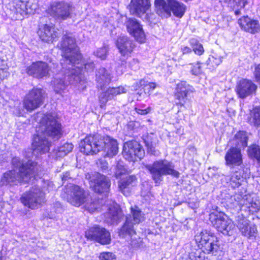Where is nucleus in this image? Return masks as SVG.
I'll return each mask as SVG.
<instances>
[{"instance_id": "f257e3e1", "label": "nucleus", "mask_w": 260, "mask_h": 260, "mask_svg": "<svg viewBox=\"0 0 260 260\" xmlns=\"http://www.w3.org/2000/svg\"><path fill=\"white\" fill-rule=\"evenodd\" d=\"M62 59L60 64L62 70L57 74L53 81L54 91L61 93L70 84L83 82L82 72L92 71L94 68L93 62L82 63L81 55L76 44L75 39L71 34L63 37L61 44Z\"/></svg>"}, {"instance_id": "f03ea898", "label": "nucleus", "mask_w": 260, "mask_h": 260, "mask_svg": "<svg viewBox=\"0 0 260 260\" xmlns=\"http://www.w3.org/2000/svg\"><path fill=\"white\" fill-rule=\"evenodd\" d=\"M37 135L34 137L32 147L34 153L44 154L50 149V143L45 135L58 139L61 134V124L55 115L47 114L42 117L36 128Z\"/></svg>"}, {"instance_id": "7ed1b4c3", "label": "nucleus", "mask_w": 260, "mask_h": 260, "mask_svg": "<svg viewBox=\"0 0 260 260\" xmlns=\"http://www.w3.org/2000/svg\"><path fill=\"white\" fill-rule=\"evenodd\" d=\"M14 169L4 173L1 179V186H12L21 182H27L34 175L36 164L28 160L26 164L18 157L12 158Z\"/></svg>"}, {"instance_id": "20e7f679", "label": "nucleus", "mask_w": 260, "mask_h": 260, "mask_svg": "<svg viewBox=\"0 0 260 260\" xmlns=\"http://www.w3.org/2000/svg\"><path fill=\"white\" fill-rule=\"evenodd\" d=\"M196 242L204 253L220 255L222 253V247L218 238L213 234L207 231H202L196 234Z\"/></svg>"}, {"instance_id": "39448f33", "label": "nucleus", "mask_w": 260, "mask_h": 260, "mask_svg": "<svg viewBox=\"0 0 260 260\" xmlns=\"http://www.w3.org/2000/svg\"><path fill=\"white\" fill-rule=\"evenodd\" d=\"M155 7L156 13L162 18H168L171 13L178 18H181L186 10L185 6L177 0H155Z\"/></svg>"}, {"instance_id": "423d86ee", "label": "nucleus", "mask_w": 260, "mask_h": 260, "mask_svg": "<svg viewBox=\"0 0 260 260\" xmlns=\"http://www.w3.org/2000/svg\"><path fill=\"white\" fill-rule=\"evenodd\" d=\"M156 184H159L162 180V176L170 175L178 177L179 173L174 169L173 164L166 159H160L154 161L152 165L146 166Z\"/></svg>"}, {"instance_id": "0eeeda50", "label": "nucleus", "mask_w": 260, "mask_h": 260, "mask_svg": "<svg viewBox=\"0 0 260 260\" xmlns=\"http://www.w3.org/2000/svg\"><path fill=\"white\" fill-rule=\"evenodd\" d=\"M38 7L37 0L19 1L10 5V9L13 18L22 20L28 14H33Z\"/></svg>"}, {"instance_id": "6e6552de", "label": "nucleus", "mask_w": 260, "mask_h": 260, "mask_svg": "<svg viewBox=\"0 0 260 260\" xmlns=\"http://www.w3.org/2000/svg\"><path fill=\"white\" fill-rule=\"evenodd\" d=\"M61 196L71 205L79 207L85 202L87 195L79 186L69 184L65 186Z\"/></svg>"}, {"instance_id": "1a4fd4ad", "label": "nucleus", "mask_w": 260, "mask_h": 260, "mask_svg": "<svg viewBox=\"0 0 260 260\" xmlns=\"http://www.w3.org/2000/svg\"><path fill=\"white\" fill-rule=\"evenodd\" d=\"M209 216L210 221L219 232L226 235L233 234L235 225L224 213L214 211L210 214Z\"/></svg>"}, {"instance_id": "9d476101", "label": "nucleus", "mask_w": 260, "mask_h": 260, "mask_svg": "<svg viewBox=\"0 0 260 260\" xmlns=\"http://www.w3.org/2000/svg\"><path fill=\"white\" fill-rule=\"evenodd\" d=\"M144 214L138 207L131 208V214L126 217V220L121 228L119 235L124 236V234H127L132 237L136 234L134 229V224H139L144 220Z\"/></svg>"}, {"instance_id": "9b49d317", "label": "nucleus", "mask_w": 260, "mask_h": 260, "mask_svg": "<svg viewBox=\"0 0 260 260\" xmlns=\"http://www.w3.org/2000/svg\"><path fill=\"white\" fill-rule=\"evenodd\" d=\"M102 143L100 135L87 136L80 143V151L86 155L96 154L103 150Z\"/></svg>"}, {"instance_id": "f8f14e48", "label": "nucleus", "mask_w": 260, "mask_h": 260, "mask_svg": "<svg viewBox=\"0 0 260 260\" xmlns=\"http://www.w3.org/2000/svg\"><path fill=\"white\" fill-rule=\"evenodd\" d=\"M22 204L31 209L38 208L45 202L44 192L38 187H32L21 198Z\"/></svg>"}, {"instance_id": "ddd939ff", "label": "nucleus", "mask_w": 260, "mask_h": 260, "mask_svg": "<svg viewBox=\"0 0 260 260\" xmlns=\"http://www.w3.org/2000/svg\"><path fill=\"white\" fill-rule=\"evenodd\" d=\"M44 99L43 89L33 88L26 94L23 100V107L27 111H32L43 104Z\"/></svg>"}, {"instance_id": "4468645a", "label": "nucleus", "mask_w": 260, "mask_h": 260, "mask_svg": "<svg viewBox=\"0 0 260 260\" xmlns=\"http://www.w3.org/2000/svg\"><path fill=\"white\" fill-rule=\"evenodd\" d=\"M144 154V149L137 141H131L124 144L122 154L128 161H135L141 159Z\"/></svg>"}, {"instance_id": "2eb2a0df", "label": "nucleus", "mask_w": 260, "mask_h": 260, "mask_svg": "<svg viewBox=\"0 0 260 260\" xmlns=\"http://www.w3.org/2000/svg\"><path fill=\"white\" fill-rule=\"evenodd\" d=\"M48 13L56 19L66 20L71 17L73 8L63 2H54L48 9Z\"/></svg>"}, {"instance_id": "dca6fc26", "label": "nucleus", "mask_w": 260, "mask_h": 260, "mask_svg": "<svg viewBox=\"0 0 260 260\" xmlns=\"http://www.w3.org/2000/svg\"><path fill=\"white\" fill-rule=\"evenodd\" d=\"M85 237L88 239L95 240L102 244H107L111 241L109 232L105 228L98 225L91 227L86 231Z\"/></svg>"}, {"instance_id": "f3484780", "label": "nucleus", "mask_w": 260, "mask_h": 260, "mask_svg": "<svg viewBox=\"0 0 260 260\" xmlns=\"http://www.w3.org/2000/svg\"><path fill=\"white\" fill-rule=\"evenodd\" d=\"M25 71L29 76L37 79H43L50 76V68L46 62L38 61L27 67Z\"/></svg>"}, {"instance_id": "a211bd4d", "label": "nucleus", "mask_w": 260, "mask_h": 260, "mask_svg": "<svg viewBox=\"0 0 260 260\" xmlns=\"http://www.w3.org/2000/svg\"><path fill=\"white\" fill-rule=\"evenodd\" d=\"M257 86L250 80L242 79L236 84L235 91L238 96L245 99L255 93Z\"/></svg>"}, {"instance_id": "6ab92c4d", "label": "nucleus", "mask_w": 260, "mask_h": 260, "mask_svg": "<svg viewBox=\"0 0 260 260\" xmlns=\"http://www.w3.org/2000/svg\"><path fill=\"white\" fill-rule=\"evenodd\" d=\"M90 187L95 192L107 193L110 186V180L104 175L94 173L89 181Z\"/></svg>"}, {"instance_id": "aec40b11", "label": "nucleus", "mask_w": 260, "mask_h": 260, "mask_svg": "<svg viewBox=\"0 0 260 260\" xmlns=\"http://www.w3.org/2000/svg\"><path fill=\"white\" fill-rule=\"evenodd\" d=\"M233 199L235 201L234 206L245 207L249 210V212L253 213L260 209V203L258 201H254L250 195H245L242 197L240 194H236L231 198V200Z\"/></svg>"}, {"instance_id": "412c9836", "label": "nucleus", "mask_w": 260, "mask_h": 260, "mask_svg": "<svg viewBox=\"0 0 260 260\" xmlns=\"http://www.w3.org/2000/svg\"><path fill=\"white\" fill-rule=\"evenodd\" d=\"M38 34L41 40L46 43H53L59 36L58 30L52 23L40 25Z\"/></svg>"}, {"instance_id": "4be33fe9", "label": "nucleus", "mask_w": 260, "mask_h": 260, "mask_svg": "<svg viewBox=\"0 0 260 260\" xmlns=\"http://www.w3.org/2000/svg\"><path fill=\"white\" fill-rule=\"evenodd\" d=\"M125 25L128 33L139 43H144L146 40L145 34L142 26L135 18H128L125 22Z\"/></svg>"}, {"instance_id": "5701e85b", "label": "nucleus", "mask_w": 260, "mask_h": 260, "mask_svg": "<svg viewBox=\"0 0 260 260\" xmlns=\"http://www.w3.org/2000/svg\"><path fill=\"white\" fill-rule=\"evenodd\" d=\"M238 23L241 29L250 34L260 32V22L248 16H244L238 19Z\"/></svg>"}, {"instance_id": "b1692460", "label": "nucleus", "mask_w": 260, "mask_h": 260, "mask_svg": "<svg viewBox=\"0 0 260 260\" xmlns=\"http://www.w3.org/2000/svg\"><path fill=\"white\" fill-rule=\"evenodd\" d=\"M236 225L242 235L250 239L255 237L257 232L256 228L255 225L250 224L247 218L238 216Z\"/></svg>"}, {"instance_id": "393cba45", "label": "nucleus", "mask_w": 260, "mask_h": 260, "mask_svg": "<svg viewBox=\"0 0 260 260\" xmlns=\"http://www.w3.org/2000/svg\"><path fill=\"white\" fill-rule=\"evenodd\" d=\"M191 87L185 81H181L177 84L175 92V102L177 105L183 106L186 103L187 95L191 91Z\"/></svg>"}, {"instance_id": "a878e982", "label": "nucleus", "mask_w": 260, "mask_h": 260, "mask_svg": "<svg viewBox=\"0 0 260 260\" xmlns=\"http://www.w3.org/2000/svg\"><path fill=\"white\" fill-rule=\"evenodd\" d=\"M224 159L228 166H240L243 162L241 149L232 146L227 151Z\"/></svg>"}, {"instance_id": "bb28decb", "label": "nucleus", "mask_w": 260, "mask_h": 260, "mask_svg": "<svg viewBox=\"0 0 260 260\" xmlns=\"http://www.w3.org/2000/svg\"><path fill=\"white\" fill-rule=\"evenodd\" d=\"M103 150L105 156L112 157L117 154L118 150V143L115 139L109 137H102Z\"/></svg>"}, {"instance_id": "cd10ccee", "label": "nucleus", "mask_w": 260, "mask_h": 260, "mask_svg": "<svg viewBox=\"0 0 260 260\" xmlns=\"http://www.w3.org/2000/svg\"><path fill=\"white\" fill-rule=\"evenodd\" d=\"M127 89L120 86L117 87H109L106 92L101 94L99 97L101 107L103 108L109 100H111L117 95L126 93Z\"/></svg>"}, {"instance_id": "c85d7f7f", "label": "nucleus", "mask_w": 260, "mask_h": 260, "mask_svg": "<svg viewBox=\"0 0 260 260\" xmlns=\"http://www.w3.org/2000/svg\"><path fill=\"white\" fill-rule=\"evenodd\" d=\"M150 7L149 0H131L129 10L131 13L140 17L146 13Z\"/></svg>"}, {"instance_id": "c756f323", "label": "nucleus", "mask_w": 260, "mask_h": 260, "mask_svg": "<svg viewBox=\"0 0 260 260\" xmlns=\"http://www.w3.org/2000/svg\"><path fill=\"white\" fill-rule=\"evenodd\" d=\"M116 44L119 52L123 56L129 55L135 48L133 41L125 36H120L118 38Z\"/></svg>"}, {"instance_id": "7c9ffc66", "label": "nucleus", "mask_w": 260, "mask_h": 260, "mask_svg": "<svg viewBox=\"0 0 260 260\" xmlns=\"http://www.w3.org/2000/svg\"><path fill=\"white\" fill-rule=\"evenodd\" d=\"M106 221L110 224L117 223L122 217V212L119 206L112 202L108 207V211L105 215Z\"/></svg>"}, {"instance_id": "2f4dec72", "label": "nucleus", "mask_w": 260, "mask_h": 260, "mask_svg": "<svg viewBox=\"0 0 260 260\" xmlns=\"http://www.w3.org/2000/svg\"><path fill=\"white\" fill-rule=\"evenodd\" d=\"M112 78L111 72L104 68L99 69L95 74V81L98 88L103 89L108 85Z\"/></svg>"}, {"instance_id": "473e14b6", "label": "nucleus", "mask_w": 260, "mask_h": 260, "mask_svg": "<svg viewBox=\"0 0 260 260\" xmlns=\"http://www.w3.org/2000/svg\"><path fill=\"white\" fill-rule=\"evenodd\" d=\"M136 182L135 176L131 175L123 177L118 182V186L122 193L126 196H129L131 188Z\"/></svg>"}, {"instance_id": "72a5a7b5", "label": "nucleus", "mask_w": 260, "mask_h": 260, "mask_svg": "<svg viewBox=\"0 0 260 260\" xmlns=\"http://www.w3.org/2000/svg\"><path fill=\"white\" fill-rule=\"evenodd\" d=\"M249 138L248 134L243 131L238 132L232 139L230 143L235 147L241 148H245L247 145V141Z\"/></svg>"}, {"instance_id": "f704fd0d", "label": "nucleus", "mask_w": 260, "mask_h": 260, "mask_svg": "<svg viewBox=\"0 0 260 260\" xmlns=\"http://www.w3.org/2000/svg\"><path fill=\"white\" fill-rule=\"evenodd\" d=\"M224 2L231 9L235 10V14L239 15L240 10L247 4V0H224Z\"/></svg>"}, {"instance_id": "c9c22d12", "label": "nucleus", "mask_w": 260, "mask_h": 260, "mask_svg": "<svg viewBox=\"0 0 260 260\" xmlns=\"http://www.w3.org/2000/svg\"><path fill=\"white\" fill-rule=\"evenodd\" d=\"M248 121L251 124L260 126V107H256L251 111Z\"/></svg>"}, {"instance_id": "e433bc0d", "label": "nucleus", "mask_w": 260, "mask_h": 260, "mask_svg": "<svg viewBox=\"0 0 260 260\" xmlns=\"http://www.w3.org/2000/svg\"><path fill=\"white\" fill-rule=\"evenodd\" d=\"M73 145L71 143H66L60 146L55 152L56 157H62L72 151Z\"/></svg>"}, {"instance_id": "4c0bfd02", "label": "nucleus", "mask_w": 260, "mask_h": 260, "mask_svg": "<svg viewBox=\"0 0 260 260\" xmlns=\"http://www.w3.org/2000/svg\"><path fill=\"white\" fill-rule=\"evenodd\" d=\"M189 44L195 54L201 55L204 52V49L203 45L200 43L199 41L194 38L189 40Z\"/></svg>"}, {"instance_id": "58836bf2", "label": "nucleus", "mask_w": 260, "mask_h": 260, "mask_svg": "<svg viewBox=\"0 0 260 260\" xmlns=\"http://www.w3.org/2000/svg\"><path fill=\"white\" fill-rule=\"evenodd\" d=\"M243 180V178L241 173L236 171L230 178V184L233 187H237L241 184Z\"/></svg>"}, {"instance_id": "ea45409f", "label": "nucleus", "mask_w": 260, "mask_h": 260, "mask_svg": "<svg viewBox=\"0 0 260 260\" xmlns=\"http://www.w3.org/2000/svg\"><path fill=\"white\" fill-rule=\"evenodd\" d=\"M9 76L6 61L0 57V82Z\"/></svg>"}, {"instance_id": "a19ab883", "label": "nucleus", "mask_w": 260, "mask_h": 260, "mask_svg": "<svg viewBox=\"0 0 260 260\" xmlns=\"http://www.w3.org/2000/svg\"><path fill=\"white\" fill-rule=\"evenodd\" d=\"M144 86V91L146 93H149L150 92L153 90L156 87V84L154 83H146V82L144 80H141L139 83H137L135 86V89H137L140 87Z\"/></svg>"}, {"instance_id": "79ce46f5", "label": "nucleus", "mask_w": 260, "mask_h": 260, "mask_svg": "<svg viewBox=\"0 0 260 260\" xmlns=\"http://www.w3.org/2000/svg\"><path fill=\"white\" fill-rule=\"evenodd\" d=\"M248 153L250 157L256 158L260 161V148L258 146L252 145L248 150Z\"/></svg>"}, {"instance_id": "37998d69", "label": "nucleus", "mask_w": 260, "mask_h": 260, "mask_svg": "<svg viewBox=\"0 0 260 260\" xmlns=\"http://www.w3.org/2000/svg\"><path fill=\"white\" fill-rule=\"evenodd\" d=\"M108 49L106 47L98 49L95 52V55L101 59H105L107 57Z\"/></svg>"}, {"instance_id": "c03bdc74", "label": "nucleus", "mask_w": 260, "mask_h": 260, "mask_svg": "<svg viewBox=\"0 0 260 260\" xmlns=\"http://www.w3.org/2000/svg\"><path fill=\"white\" fill-rule=\"evenodd\" d=\"M100 260H114L115 259V255L110 252H103L100 253L99 256Z\"/></svg>"}, {"instance_id": "a18cd8bd", "label": "nucleus", "mask_w": 260, "mask_h": 260, "mask_svg": "<svg viewBox=\"0 0 260 260\" xmlns=\"http://www.w3.org/2000/svg\"><path fill=\"white\" fill-rule=\"evenodd\" d=\"M209 63L213 67L218 66L222 61L221 58L217 56H211L209 58Z\"/></svg>"}, {"instance_id": "49530a36", "label": "nucleus", "mask_w": 260, "mask_h": 260, "mask_svg": "<svg viewBox=\"0 0 260 260\" xmlns=\"http://www.w3.org/2000/svg\"><path fill=\"white\" fill-rule=\"evenodd\" d=\"M191 72L194 75H198L201 73V67L199 62L191 64Z\"/></svg>"}, {"instance_id": "de8ad7c7", "label": "nucleus", "mask_w": 260, "mask_h": 260, "mask_svg": "<svg viewBox=\"0 0 260 260\" xmlns=\"http://www.w3.org/2000/svg\"><path fill=\"white\" fill-rule=\"evenodd\" d=\"M191 260H206L205 256L201 252H196L194 254L190 255Z\"/></svg>"}, {"instance_id": "09e8293b", "label": "nucleus", "mask_w": 260, "mask_h": 260, "mask_svg": "<svg viewBox=\"0 0 260 260\" xmlns=\"http://www.w3.org/2000/svg\"><path fill=\"white\" fill-rule=\"evenodd\" d=\"M129 67L134 70H136L139 68V62L137 59L134 58L129 62Z\"/></svg>"}, {"instance_id": "8fccbe9b", "label": "nucleus", "mask_w": 260, "mask_h": 260, "mask_svg": "<svg viewBox=\"0 0 260 260\" xmlns=\"http://www.w3.org/2000/svg\"><path fill=\"white\" fill-rule=\"evenodd\" d=\"M253 74L255 81L260 82V63L255 66Z\"/></svg>"}, {"instance_id": "3c124183", "label": "nucleus", "mask_w": 260, "mask_h": 260, "mask_svg": "<svg viewBox=\"0 0 260 260\" xmlns=\"http://www.w3.org/2000/svg\"><path fill=\"white\" fill-rule=\"evenodd\" d=\"M150 110L151 108L150 107H148L147 108L144 109H141L138 108H135V111L137 112V113L141 115H145L149 113Z\"/></svg>"}, {"instance_id": "603ef678", "label": "nucleus", "mask_w": 260, "mask_h": 260, "mask_svg": "<svg viewBox=\"0 0 260 260\" xmlns=\"http://www.w3.org/2000/svg\"><path fill=\"white\" fill-rule=\"evenodd\" d=\"M99 167L103 170L105 171L108 168V162L104 160H101L98 164Z\"/></svg>"}, {"instance_id": "864d4df0", "label": "nucleus", "mask_w": 260, "mask_h": 260, "mask_svg": "<svg viewBox=\"0 0 260 260\" xmlns=\"http://www.w3.org/2000/svg\"><path fill=\"white\" fill-rule=\"evenodd\" d=\"M148 152L151 155H153L155 156H158L159 154V152L158 150H156L154 147L152 146L148 147Z\"/></svg>"}, {"instance_id": "5fc2aeb1", "label": "nucleus", "mask_w": 260, "mask_h": 260, "mask_svg": "<svg viewBox=\"0 0 260 260\" xmlns=\"http://www.w3.org/2000/svg\"><path fill=\"white\" fill-rule=\"evenodd\" d=\"M87 208L88 210L91 213L94 212L96 210H98L99 208L98 205L94 203H91Z\"/></svg>"}, {"instance_id": "6e6d98bb", "label": "nucleus", "mask_w": 260, "mask_h": 260, "mask_svg": "<svg viewBox=\"0 0 260 260\" xmlns=\"http://www.w3.org/2000/svg\"><path fill=\"white\" fill-rule=\"evenodd\" d=\"M181 50L183 54H187L191 52V49L189 47L185 46H182L181 48Z\"/></svg>"}, {"instance_id": "4d7b16f0", "label": "nucleus", "mask_w": 260, "mask_h": 260, "mask_svg": "<svg viewBox=\"0 0 260 260\" xmlns=\"http://www.w3.org/2000/svg\"><path fill=\"white\" fill-rule=\"evenodd\" d=\"M47 184L48 186L47 187L46 190L49 191L51 189V188H53V183L51 182H47Z\"/></svg>"}, {"instance_id": "13d9d810", "label": "nucleus", "mask_w": 260, "mask_h": 260, "mask_svg": "<svg viewBox=\"0 0 260 260\" xmlns=\"http://www.w3.org/2000/svg\"><path fill=\"white\" fill-rule=\"evenodd\" d=\"M69 176V174L68 173H66L65 174H64L62 177V180H64L67 179L68 176Z\"/></svg>"}, {"instance_id": "bf43d9fd", "label": "nucleus", "mask_w": 260, "mask_h": 260, "mask_svg": "<svg viewBox=\"0 0 260 260\" xmlns=\"http://www.w3.org/2000/svg\"><path fill=\"white\" fill-rule=\"evenodd\" d=\"M78 260H82V259H80L78 258Z\"/></svg>"}]
</instances>
